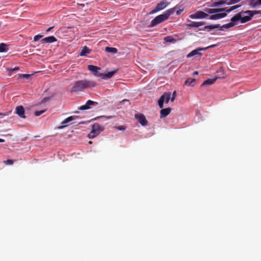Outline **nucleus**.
<instances>
[{
	"label": "nucleus",
	"instance_id": "obj_1",
	"mask_svg": "<svg viewBox=\"0 0 261 261\" xmlns=\"http://www.w3.org/2000/svg\"><path fill=\"white\" fill-rule=\"evenodd\" d=\"M239 6H234L231 7L229 9L222 8V9H208L207 12L210 14L216 13L215 14L211 15L210 16V19L211 20H217L225 17L227 14L226 13H218L222 11H225L226 12L229 13L231 11L238 8Z\"/></svg>",
	"mask_w": 261,
	"mask_h": 261
},
{
	"label": "nucleus",
	"instance_id": "obj_2",
	"mask_svg": "<svg viewBox=\"0 0 261 261\" xmlns=\"http://www.w3.org/2000/svg\"><path fill=\"white\" fill-rule=\"evenodd\" d=\"M96 85V83L94 81L81 80L76 82L72 88L71 91L74 92H79L83 91L85 89L94 87Z\"/></svg>",
	"mask_w": 261,
	"mask_h": 261
},
{
	"label": "nucleus",
	"instance_id": "obj_3",
	"mask_svg": "<svg viewBox=\"0 0 261 261\" xmlns=\"http://www.w3.org/2000/svg\"><path fill=\"white\" fill-rule=\"evenodd\" d=\"M176 8V7H175L173 8L169 9L166 11L163 14L156 16L153 19L151 20L150 27H153L168 19L169 17L171 14L174 13Z\"/></svg>",
	"mask_w": 261,
	"mask_h": 261
},
{
	"label": "nucleus",
	"instance_id": "obj_4",
	"mask_svg": "<svg viewBox=\"0 0 261 261\" xmlns=\"http://www.w3.org/2000/svg\"><path fill=\"white\" fill-rule=\"evenodd\" d=\"M88 69L94 75L100 77L103 79H109L116 72V70H114L107 73H101L99 72L100 70V67L92 65H88Z\"/></svg>",
	"mask_w": 261,
	"mask_h": 261
},
{
	"label": "nucleus",
	"instance_id": "obj_5",
	"mask_svg": "<svg viewBox=\"0 0 261 261\" xmlns=\"http://www.w3.org/2000/svg\"><path fill=\"white\" fill-rule=\"evenodd\" d=\"M249 12H251V11L247 10L238 13L232 17V20L233 21H240L242 23L249 21L253 17L252 14Z\"/></svg>",
	"mask_w": 261,
	"mask_h": 261
},
{
	"label": "nucleus",
	"instance_id": "obj_6",
	"mask_svg": "<svg viewBox=\"0 0 261 261\" xmlns=\"http://www.w3.org/2000/svg\"><path fill=\"white\" fill-rule=\"evenodd\" d=\"M104 128L101 126L98 123H94L92 127V130L89 133L88 136L90 139H92L98 135Z\"/></svg>",
	"mask_w": 261,
	"mask_h": 261
},
{
	"label": "nucleus",
	"instance_id": "obj_7",
	"mask_svg": "<svg viewBox=\"0 0 261 261\" xmlns=\"http://www.w3.org/2000/svg\"><path fill=\"white\" fill-rule=\"evenodd\" d=\"M171 93H164L160 98V99L158 100V105L159 107L161 109H162L163 108L164 102H165V103H168L169 101L170 98Z\"/></svg>",
	"mask_w": 261,
	"mask_h": 261
},
{
	"label": "nucleus",
	"instance_id": "obj_8",
	"mask_svg": "<svg viewBox=\"0 0 261 261\" xmlns=\"http://www.w3.org/2000/svg\"><path fill=\"white\" fill-rule=\"evenodd\" d=\"M168 4L169 3L166 1L163 0L161 1L157 5L156 7L150 12V14H154L159 11L163 10L168 6Z\"/></svg>",
	"mask_w": 261,
	"mask_h": 261
},
{
	"label": "nucleus",
	"instance_id": "obj_9",
	"mask_svg": "<svg viewBox=\"0 0 261 261\" xmlns=\"http://www.w3.org/2000/svg\"><path fill=\"white\" fill-rule=\"evenodd\" d=\"M135 117L142 126L147 124L148 121L143 114H136Z\"/></svg>",
	"mask_w": 261,
	"mask_h": 261
},
{
	"label": "nucleus",
	"instance_id": "obj_10",
	"mask_svg": "<svg viewBox=\"0 0 261 261\" xmlns=\"http://www.w3.org/2000/svg\"><path fill=\"white\" fill-rule=\"evenodd\" d=\"M208 16L206 13L202 11H197L195 13L190 15V17L192 19L204 18Z\"/></svg>",
	"mask_w": 261,
	"mask_h": 261
},
{
	"label": "nucleus",
	"instance_id": "obj_11",
	"mask_svg": "<svg viewBox=\"0 0 261 261\" xmlns=\"http://www.w3.org/2000/svg\"><path fill=\"white\" fill-rule=\"evenodd\" d=\"M97 105L98 103L97 102L89 100L86 102L85 105L79 107V109L82 111L88 110L91 108V106H96Z\"/></svg>",
	"mask_w": 261,
	"mask_h": 261
},
{
	"label": "nucleus",
	"instance_id": "obj_12",
	"mask_svg": "<svg viewBox=\"0 0 261 261\" xmlns=\"http://www.w3.org/2000/svg\"><path fill=\"white\" fill-rule=\"evenodd\" d=\"M97 105L98 103L97 102L89 100L86 102L85 105L79 107V109L82 111L88 110L91 108V106H96Z\"/></svg>",
	"mask_w": 261,
	"mask_h": 261
},
{
	"label": "nucleus",
	"instance_id": "obj_13",
	"mask_svg": "<svg viewBox=\"0 0 261 261\" xmlns=\"http://www.w3.org/2000/svg\"><path fill=\"white\" fill-rule=\"evenodd\" d=\"M204 50H205V48H198L197 49H194L188 54L187 56V57L189 58L195 55H198V56L200 57L202 55V54L199 51Z\"/></svg>",
	"mask_w": 261,
	"mask_h": 261
},
{
	"label": "nucleus",
	"instance_id": "obj_14",
	"mask_svg": "<svg viewBox=\"0 0 261 261\" xmlns=\"http://www.w3.org/2000/svg\"><path fill=\"white\" fill-rule=\"evenodd\" d=\"M16 113L21 118H25L24 115V108L21 106H17L15 109Z\"/></svg>",
	"mask_w": 261,
	"mask_h": 261
},
{
	"label": "nucleus",
	"instance_id": "obj_15",
	"mask_svg": "<svg viewBox=\"0 0 261 261\" xmlns=\"http://www.w3.org/2000/svg\"><path fill=\"white\" fill-rule=\"evenodd\" d=\"M57 39L53 36L45 37L42 39L41 41L42 43H50L57 41Z\"/></svg>",
	"mask_w": 261,
	"mask_h": 261
},
{
	"label": "nucleus",
	"instance_id": "obj_16",
	"mask_svg": "<svg viewBox=\"0 0 261 261\" xmlns=\"http://www.w3.org/2000/svg\"><path fill=\"white\" fill-rule=\"evenodd\" d=\"M171 111L170 108H167L165 109H162L160 111V117L161 118H164L168 116Z\"/></svg>",
	"mask_w": 261,
	"mask_h": 261
},
{
	"label": "nucleus",
	"instance_id": "obj_17",
	"mask_svg": "<svg viewBox=\"0 0 261 261\" xmlns=\"http://www.w3.org/2000/svg\"><path fill=\"white\" fill-rule=\"evenodd\" d=\"M230 20H231V22L229 23L225 24L222 26L220 25V27H219L220 30L222 31V30H223V29H229V28L234 27L236 24L237 21H233L232 20V18H231Z\"/></svg>",
	"mask_w": 261,
	"mask_h": 261
},
{
	"label": "nucleus",
	"instance_id": "obj_18",
	"mask_svg": "<svg viewBox=\"0 0 261 261\" xmlns=\"http://www.w3.org/2000/svg\"><path fill=\"white\" fill-rule=\"evenodd\" d=\"M91 49H90L88 47L84 46L82 48L80 54V56H85L87 54H89L91 52Z\"/></svg>",
	"mask_w": 261,
	"mask_h": 261
},
{
	"label": "nucleus",
	"instance_id": "obj_19",
	"mask_svg": "<svg viewBox=\"0 0 261 261\" xmlns=\"http://www.w3.org/2000/svg\"><path fill=\"white\" fill-rule=\"evenodd\" d=\"M178 40V39H175L171 36H167L164 38V40L166 42L172 43H175Z\"/></svg>",
	"mask_w": 261,
	"mask_h": 261
},
{
	"label": "nucleus",
	"instance_id": "obj_20",
	"mask_svg": "<svg viewBox=\"0 0 261 261\" xmlns=\"http://www.w3.org/2000/svg\"><path fill=\"white\" fill-rule=\"evenodd\" d=\"M203 24H204V22H203L190 21V23L188 24V26L193 28H198L203 25Z\"/></svg>",
	"mask_w": 261,
	"mask_h": 261
},
{
	"label": "nucleus",
	"instance_id": "obj_21",
	"mask_svg": "<svg viewBox=\"0 0 261 261\" xmlns=\"http://www.w3.org/2000/svg\"><path fill=\"white\" fill-rule=\"evenodd\" d=\"M216 79V77L214 79H208L203 82V83L201 84V86L212 85L215 82Z\"/></svg>",
	"mask_w": 261,
	"mask_h": 261
},
{
	"label": "nucleus",
	"instance_id": "obj_22",
	"mask_svg": "<svg viewBox=\"0 0 261 261\" xmlns=\"http://www.w3.org/2000/svg\"><path fill=\"white\" fill-rule=\"evenodd\" d=\"M195 79L192 78H188L185 82V85L188 86H193V83H195Z\"/></svg>",
	"mask_w": 261,
	"mask_h": 261
},
{
	"label": "nucleus",
	"instance_id": "obj_23",
	"mask_svg": "<svg viewBox=\"0 0 261 261\" xmlns=\"http://www.w3.org/2000/svg\"><path fill=\"white\" fill-rule=\"evenodd\" d=\"M8 50V45L2 43L0 44V53L7 52Z\"/></svg>",
	"mask_w": 261,
	"mask_h": 261
},
{
	"label": "nucleus",
	"instance_id": "obj_24",
	"mask_svg": "<svg viewBox=\"0 0 261 261\" xmlns=\"http://www.w3.org/2000/svg\"><path fill=\"white\" fill-rule=\"evenodd\" d=\"M105 50L107 53H111L113 54H116L118 51V50L116 48L110 47H106L105 48Z\"/></svg>",
	"mask_w": 261,
	"mask_h": 261
},
{
	"label": "nucleus",
	"instance_id": "obj_25",
	"mask_svg": "<svg viewBox=\"0 0 261 261\" xmlns=\"http://www.w3.org/2000/svg\"><path fill=\"white\" fill-rule=\"evenodd\" d=\"M74 118H75L74 116H70V117L67 118L66 119H65L64 121H63L62 122V124H64L65 123H67L74 120Z\"/></svg>",
	"mask_w": 261,
	"mask_h": 261
},
{
	"label": "nucleus",
	"instance_id": "obj_26",
	"mask_svg": "<svg viewBox=\"0 0 261 261\" xmlns=\"http://www.w3.org/2000/svg\"><path fill=\"white\" fill-rule=\"evenodd\" d=\"M219 27H220L219 24H214V25H206L205 27V29H208L210 30H212V29H214L219 28Z\"/></svg>",
	"mask_w": 261,
	"mask_h": 261
},
{
	"label": "nucleus",
	"instance_id": "obj_27",
	"mask_svg": "<svg viewBox=\"0 0 261 261\" xmlns=\"http://www.w3.org/2000/svg\"><path fill=\"white\" fill-rule=\"evenodd\" d=\"M260 4L258 3L257 0H253L251 1L250 2V6H251L253 8L257 7V6H259Z\"/></svg>",
	"mask_w": 261,
	"mask_h": 261
},
{
	"label": "nucleus",
	"instance_id": "obj_28",
	"mask_svg": "<svg viewBox=\"0 0 261 261\" xmlns=\"http://www.w3.org/2000/svg\"><path fill=\"white\" fill-rule=\"evenodd\" d=\"M15 160H7L4 161V163L7 165H11L14 164Z\"/></svg>",
	"mask_w": 261,
	"mask_h": 261
},
{
	"label": "nucleus",
	"instance_id": "obj_29",
	"mask_svg": "<svg viewBox=\"0 0 261 261\" xmlns=\"http://www.w3.org/2000/svg\"><path fill=\"white\" fill-rule=\"evenodd\" d=\"M46 111V110H43L41 111H37L35 112V115L36 116H39L44 113Z\"/></svg>",
	"mask_w": 261,
	"mask_h": 261
},
{
	"label": "nucleus",
	"instance_id": "obj_30",
	"mask_svg": "<svg viewBox=\"0 0 261 261\" xmlns=\"http://www.w3.org/2000/svg\"><path fill=\"white\" fill-rule=\"evenodd\" d=\"M42 37H43V35H36L34 37V40L35 41H37L39 40L40 39L42 38Z\"/></svg>",
	"mask_w": 261,
	"mask_h": 261
},
{
	"label": "nucleus",
	"instance_id": "obj_31",
	"mask_svg": "<svg viewBox=\"0 0 261 261\" xmlns=\"http://www.w3.org/2000/svg\"><path fill=\"white\" fill-rule=\"evenodd\" d=\"M176 91H174L173 92V94H172V97H170L171 101L172 102H173V101L175 100V97H176Z\"/></svg>",
	"mask_w": 261,
	"mask_h": 261
},
{
	"label": "nucleus",
	"instance_id": "obj_32",
	"mask_svg": "<svg viewBox=\"0 0 261 261\" xmlns=\"http://www.w3.org/2000/svg\"><path fill=\"white\" fill-rule=\"evenodd\" d=\"M250 12L252 14L253 16L255 14H261V10H258V11L253 10V11H251V12Z\"/></svg>",
	"mask_w": 261,
	"mask_h": 261
},
{
	"label": "nucleus",
	"instance_id": "obj_33",
	"mask_svg": "<svg viewBox=\"0 0 261 261\" xmlns=\"http://www.w3.org/2000/svg\"><path fill=\"white\" fill-rule=\"evenodd\" d=\"M116 128L119 130H124L126 129V127L123 125H120L117 126Z\"/></svg>",
	"mask_w": 261,
	"mask_h": 261
},
{
	"label": "nucleus",
	"instance_id": "obj_34",
	"mask_svg": "<svg viewBox=\"0 0 261 261\" xmlns=\"http://www.w3.org/2000/svg\"><path fill=\"white\" fill-rule=\"evenodd\" d=\"M215 46H216V44H213V45H210L209 46H207L206 47H204L203 48H205V50H206L207 49L211 48L214 47Z\"/></svg>",
	"mask_w": 261,
	"mask_h": 261
},
{
	"label": "nucleus",
	"instance_id": "obj_35",
	"mask_svg": "<svg viewBox=\"0 0 261 261\" xmlns=\"http://www.w3.org/2000/svg\"><path fill=\"white\" fill-rule=\"evenodd\" d=\"M30 76H31L30 74H22V76L23 77L27 78V79L29 78Z\"/></svg>",
	"mask_w": 261,
	"mask_h": 261
},
{
	"label": "nucleus",
	"instance_id": "obj_36",
	"mask_svg": "<svg viewBox=\"0 0 261 261\" xmlns=\"http://www.w3.org/2000/svg\"><path fill=\"white\" fill-rule=\"evenodd\" d=\"M182 11V10H177V12H176V14L177 15H179L181 12Z\"/></svg>",
	"mask_w": 261,
	"mask_h": 261
},
{
	"label": "nucleus",
	"instance_id": "obj_37",
	"mask_svg": "<svg viewBox=\"0 0 261 261\" xmlns=\"http://www.w3.org/2000/svg\"><path fill=\"white\" fill-rule=\"evenodd\" d=\"M53 28V27L49 28L48 29L46 30V32H49Z\"/></svg>",
	"mask_w": 261,
	"mask_h": 261
},
{
	"label": "nucleus",
	"instance_id": "obj_38",
	"mask_svg": "<svg viewBox=\"0 0 261 261\" xmlns=\"http://www.w3.org/2000/svg\"><path fill=\"white\" fill-rule=\"evenodd\" d=\"M18 69H19V68H18V67H15V68H14L12 69V70L13 71H17V70H18Z\"/></svg>",
	"mask_w": 261,
	"mask_h": 261
},
{
	"label": "nucleus",
	"instance_id": "obj_39",
	"mask_svg": "<svg viewBox=\"0 0 261 261\" xmlns=\"http://www.w3.org/2000/svg\"><path fill=\"white\" fill-rule=\"evenodd\" d=\"M48 99H49V98L48 97H45L44 98V99H43V102H45L46 100H47Z\"/></svg>",
	"mask_w": 261,
	"mask_h": 261
},
{
	"label": "nucleus",
	"instance_id": "obj_40",
	"mask_svg": "<svg viewBox=\"0 0 261 261\" xmlns=\"http://www.w3.org/2000/svg\"><path fill=\"white\" fill-rule=\"evenodd\" d=\"M67 125H62V126H59L58 128L59 129H61V128H64V127L66 126Z\"/></svg>",
	"mask_w": 261,
	"mask_h": 261
},
{
	"label": "nucleus",
	"instance_id": "obj_41",
	"mask_svg": "<svg viewBox=\"0 0 261 261\" xmlns=\"http://www.w3.org/2000/svg\"><path fill=\"white\" fill-rule=\"evenodd\" d=\"M4 141H5V140L4 139H0V143L4 142Z\"/></svg>",
	"mask_w": 261,
	"mask_h": 261
},
{
	"label": "nucleus",
	"instance_id": "obj_42",
	"mask_svg": "<svg viewBox=\"0 0 261 261\" xmlns=\"http://www.w3.org/2000/svg\"><path fill=\"white\" fill-rule=\"evenodd\" d=\"M124 101H128V100L127 99H123V100H122L121 102H123Z\"/></svg>",
	"mask_w": 261,
	"mask_h": 261
},
{
	"label": "nucleus",
	"instance_id": "obj_43",
	"mask_svg": "<svg viewBox=\"0 0 261 261\" xmlns=\"http://www.w3.org/2000/svg\"><path fill=\"white\" fill-rule=\"evenodd\" d=\"M257 2L260 4V5H261V0H257Z\"/></svg>",
	"mask_w": 261,
	"mask_h": 261
},
{
	"label": "nucleus",
	"instance_id": "obj_44",
	"mask_svg": "<svg viewBox=\"0 0 261 261\" xmlns=\"http://www.w3.org/2000/svg\"><path fill=\"white\" fill-rule=\"evenodd\" d=\"M194 74H198V71H195L194 73H193Z\"/></svg>",
	"mask_w": 261,
	"mask_h": 261
},
{
	"label": "nucleus",
	"instance_id": "obj_45",
	"mask_svg": "<svg viewBox=\"0 0 261 261\" xmlns=\"http://www.w3.org/2000/svg\"><path fill=\"white\" fill-rule=\"evenodd\" d=\"M79 5L81 6V7H84V6H85V5H84V4H79Z\"/></svg>",
	"mask_w": 261,
	"mask_h": 261
},
{
	"label": "nucleus",
	"instance_id": "obj_46",
	"mask_svg": "<svg viewBox=\"0 0 261 261\" xmlns=\"http://www.w3.org/2000/svg\"><path fill=\"white\" fill-rule=\"evenodd\" d=\"M107 118H108V119H110V118H112V116H109V117H107Z\"/></svg>",
	"mask_w": 261,
	"mask_h": 261
},
{
	"label": "nucleus",
	"instance_id": "obj_47",
	"mask_svg": "<svg viewBox=\"0 0 261 261\" xmlns=\"http://www.w3.org/2000/svg\"><path fill=\"white\" fill-rule=\"evenodd\" d=\"M0 115H3V114L2 113H0Z\"/></svg>",
	"mask_w": 261,
	"mask_h": 261
}]
</instances>
